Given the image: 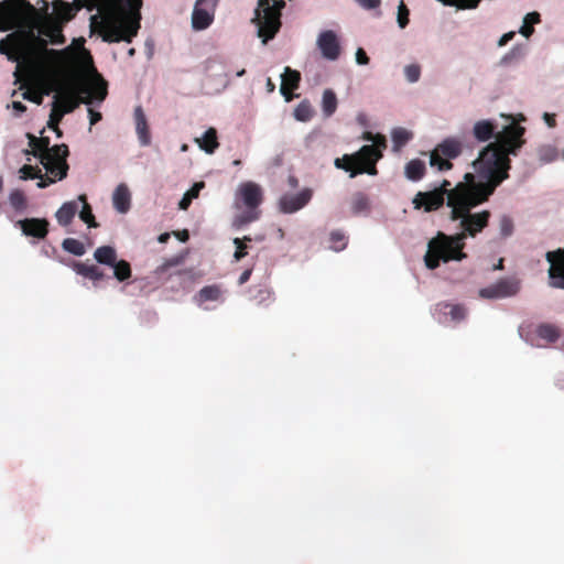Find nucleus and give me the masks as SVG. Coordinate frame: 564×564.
I'll list each match as a JSON object with an SVG mask.
<instances>
[{
  "mask_svg": "<svg viewBox=\"0 0 564 564\" xmlns=\"http://www.w3.org/2000/svg\"><path fill=\"white\" fill-rule=\"evenodd\" d=\"M79 1L28 0L0 2V31L14 30L0 41V53L17 63L14 77L21 83L23 99L37 105L54 93L48 127L57 132L65 113L80 102L101 104L107 97V82L96 70L84 39H74L63 50L48 44L65 43L63 29L79 11Z\"/></svg>",
  "mask_w": 564,
  "mask_h": 564,
  "instance_id": "obj_1",
  "label": "nucleus"
},
{
  "mask_svg": "<svg viewBox=\"0 0 564 564\" xmlns=\"http://www.w3.org/2000/svg\"><path fill=\"white\" fill-rule=\"evenodd\" d=\"M506 120L498 130L496 141L482 147L469 165V171L448 193L456 205L470 209L486 203L506 180L511 169L510 155H516L524 144L523 115H501Z\"/></svg>",
  "mask_w": 564,
  "mask_h": 564,
  "instance_id": "obj_2",
  "label": "nucleus"
},
{
  "mask_svg": "<svg viewBox=\"0 0 564 564\" xmlns=\"http://www.w3.org/2000/svg\"><path fill=\"white\" fill-rule=\"evenodd\" d=\"M454 202L447 197V207L451 209L449 217L453 221H458L462 231L452 236L437 232L435 237L429 240L424 262L431 270L440 267L442 262H459L466 259L467 254L463 251L465 239L476 237L489 223V210L473 213V209L464 205H456Z\"/></svg>",
  "mask_w": 564,
  "mask_h": 564,
  "instance_id": "obj_3",
  "label": "nucleus"
},
{
  "mask_svg": "<svg viewBox=\"0 0 564 564\" xmlns=\"http://www.w3.org/2000/svg\"><path fill=\"white\" fill-rule=\"evenodd\" d=\"M85 6L96 9L90 26L104 41L130 43L138 34L142 0H85Z\"/></svg>",
  "mask_w": 564,
  "mask_h": 564,
  "instance_id": "obj_4",
  "label": "nucleus"
},
{
  "mask_svg": "<svg viewBox=\"0 0 564 564\" xmlns=\"http://www.w3.org/2000/svg\"><path fill=\"white\" fill-rule=\"evenodd\" d=\"M30 147L34 156H36L43 169L45 170V177L42 174V170L31 164H25L19 170V177L23 181L26 180H39L37 187L44 188L50 184L63 180L68 170L66 158L68 155V149L65 144L54 145L48 148V142L43 139H36L35 137L29 135Z\"/></svg>",
  "mask_w": 564,
  "mask_h": 564,
  "instance_id": "obj_5",
  "label": "nucleus"
},
{
  "mask_svg": "<svg viewBox=\"0 0 564 564\" xmlns=\"http://www.w3.org/2000/svg\"><path fill=\"white\" fill-rule=\"evenodd\" d=\"M365 139L371 144L364 145L358 152L354 154H346L343 158H337L334 164L337 169L344 170L349 173L350 177L359 173H367L376 175V163L381 158L382 150L386 148V139L383 135L366 134Z\"/></svg>",
  "mask_w": 564,
  "mask_h": 564,
  "instance_id": "obj_6",
  "label": "nucleus"
},
{
  "mask_svg": "<svg viewBox=\"0 0 564 564\" xmlns=\"http://www.w3.org/2000/svg\"><path fill=\"white\" fill-rule=\"evenodd\" d=\"M261 187L253 182H242L238 184L235 191L234 207L236 215L232 225L243 226L258 218L256 208L261 203Z\"/></svg>",
  "mask_w": 564,
  "mask_h": 564,
  "instance_id": "obj_7",
  "label": "nucleus"
},
{
  "mask_svg": "<svg viewBox=\"0 0 564 564\" xmlns=\"http://www.w3.org/2000/svg\"><path fill=\"white\" fill-rule=\"evenodd\" d=\"M284 2L282 0H259L254 10L252 22L258 30V36L263 43L273 39L280 29L281 9Z\"/></svg>",
  "mask_w": 564,
  "mask_h": 564,
  "instance_id": "obj_8",
  "label": "nucleus"
},
{
  "mask_svg": "<svg viewBox=\"0 0 564 564\" xmlns=\"http://www.w3.org/2000/svg\"><path fill=\"white\" fill-rule=\"evenodd\" d=\"M451 185L448 181H444L440 187L429 192H419L412 199L413 207L415 209H424V212H432L438 209L443 204L445 196L452 188H447Z\"/></svg>",
  "mask_w": 564,
  "mask_h": 564,
  "instance_id": "obj_9",
  "label": "nucleus"
},
{
  "mask_svg": "<svg viewBox=\"0 0 564 564\" xmlns=\"http://www.w3.org/2000/svg\"><path fill=\"white\" fill-rule=\"evenodd\" d=\"M217 2L218 0H196L191 18L194 31H204L213 24Z\"/></svg>",
  "mask_w": 564,
  "mask_h": 564,
  "instance_id": "obj_10",
  "label": "nucleus"
},
{
  "mask_svg": "<svg viewBox=\"0 0 564 564\" xmlns=\"http://www.w3.org/2000/svg\"><path fill=\"white\" fill-rule=\"evenodd\" d=\"M520 290V281L516 278H506L479 290L482 299L497 300L517 294Z\"/></svg>",
  "mask_w": 564,
  "mask_h": 564,
  "instance_id": "obj_11",
  "label": "nucleus"
},
{
  "mask_svg": "<svg viewBox=\"0 0 564 564\" xmlns=\"http://www.w3.org/2000/svg\"><path fill=\"white\" fill-rule=\"evenodd\" d=\"M316 45L324 58L336 61L340 55V44L336 32L326 30L321 32L316 39Z\"/></svg>",
  "mask_w": 564,
  "mask_h": 564,
  "instance_id": "obj_12",
  "label": "nucleus"
},
{
  "mask_svg": "<svg viewBox=\"0 0 564 564\" xmlns=\"http://www.w3.org/2000/svg\"><path fill=\"white\" fill-rule=\"evenodd\" d=\"M546 260L550 263V284L557 289H564V248L549 251L546 253Z\"/></svg>",
  "mask_w": 564,
  "mask_h": 564,
  "instance_id": "obj_13",
  "label": "nucleus"
},
{
  "mask_svg": "<svg viewBox=\"0 0 564 564\" xmlns=\"http://www.w3.org/2000/svg\"><path fill=\"white\" fill-rule=\"evenodd\" d=\"M313 196L311 188H303L295 194H289L281 197L279 206L281 212L293 214L305 207Z\"/></svg>",
  "mask_w": 564,
  "mask_h": 564,
  "instance_id": "obj_14",
  "label": "nucleus"
},
{
  "mask_svg": "<svg viewBox=\"0 0 564 564\" xmlns=\"http://www.w3.org/2000/svg\"><path fill=\"white\" fill-rule=\"evenodd\" d=\"M111 202L118 214L124 215L131 209L132 194L126 183H120L113 188Z\"/></svg>",
  "mask_w": 564,
  "mask_h": 564,
  "instance_id": "obj_15",
  "label": "nucleus"
},
{
  "mask_svg": "<svg viewBox=\"0 0 564 564\" xmlns=\"http://www.w3.org/2000/svg\"><path fill=\"white\" fill-rule=\"evenodd\" d=\"M47 221L40 218H26L15 223L23 235L35 238H44L47 234Z\"/></svg>",
  "mask_w": 564,
  "mask_h": 564,
  "instance_id": "obj_16",
  "label": "nucleus"
},
{
  "mask_svg": "<svg viewBox=\"0 0 564 564\" xmlns=\"http://www.w3.org/2000/svg\"><path fill=\"white\" fill-rule=\"evenodd\" d=\"M194 143L205 154L213 155L219 148L217 130L209 127L200 135L194 138Z\"/></svg>",
  "mask_w": 564,
  "mask_h": 564,
  "instance_id": "obj_17",
  "label": "nucleus"
},
{
  "mask_svg": "<svg viewBox=\"0 0 564 564\" xmlns=\"http://www.w3.org/2000/svg\"><path fill=\"white\" fill-rule=\"evenodd\" d=\"M496 124L489 119L476 120L471 127L473 137L479 142H487L491 138L496 139Z\"/></svg>",
  "mask_w": 564,
  "mask_h": 564,
  "instance_id": "obj_18",
  "label": "nucleus"
},
{
  "mask_svg": "<svg viewBox=\"0 0 564 564\" xmlns=\"http://www.w3.org/2000/svg\"><path fill=\"white\" fill-rule=\"evenodd\" d=\"M300 82V74L296 70L291 69L290 67H285L283 74L281 75V86L280 91L284 96L285 101H291L293 96L291 91L295 89Z\"/></svg>",
  "mask_w": 564,
  "mask_h": 564,
  "instance_id": "obj_19",
  "label": "nucleus"
},
{
  "mask_svg": "<svg viewBox=\"0 0 564 564\" xmlns=\"http://www.w3.org/2000/svg\"><path fill=\"white\" fill-rule=\"evenodd\" d=\"M79 204L78 197L74 200L65 202L55 214L57 223L62 226L69 225L79 210Z\"/></svg>",
  "mask_w": 564,
  "mask_h": 564,
  "instance_id": "obj_20",
  "label": "nucleus"
},
{
  "mask_svg": "<svg viewBox=\"0 0 564 564\" xmlns=\"http://www.w3.org/2000/svg\"><path fill=\"white\" fill-rule=\"evenodd\" d=\"M134 120H135V132L141 145L147 147L150 144L151 138L148 128V122L144 112L141 108H135L134 110Z\"/></svg>",
  "mask_w": 564,
  "mask_h": 564,
  "instance_id": "obj_21",
  "label": "nucleus"
},
{
  "mask_svg": "<svg viewBox=\"0 0 564 564\" xmlns=\"http://www.w3.org/2000/svg\"><path fill=\"white\" fill-rule=\"evenodd\" d=\"M462 153V143L455 139H446L435 148V156H445L447 160L457 158Z\"/></svg>",
  "mask_w": 564,
  "mask_h": 564,
  "instance_id": "obj_22",
  "label": "nucleus"
},
{
  "mask_svg": "<svg viewBox=\"0 0 564 564\" xmlns=\"http://www.w3.org/2000/svg\"><path fill=\"white\" fill-rule=\"evenodd\" d=\"M424 173L425 162L420 159H413L404 166V175L409 181H419L423 177Z\"/></svg>",
  "mask_w": 564,
  "mask_h": 564,
  "instance_id": "obj_23",
  "label": "nucleus"
},
{
  "mask_svg": "<svg viewBox=\"0 0 564 564\" xmlns=\"http://www.w3.org/2000/svg\"><path fill=\"white\" fill-rule=\"evenodd\" d=\"M541 22V15L536 11H532L527 13L522 23L518 30V32L525 39H529L534 32V25Z\"/></svg>",
  "mask_w": 564,
  "mask_h": 564,
  "instance_id": "obj_24",
  "label": "nucleus"
},
{
  "mask_svg": "<svg viewBox=\"0 0 564 564\" xmlns=\"http://www.w3.org/2000/svg\"><path fill=\"white\" fill-rule=\"evenodd\" d=\"M536 333L538 336L546 343H554L561 336L558 327L547 323L540 324L536 328Z\"/></svg>",
  "mask_w": 564,
  "mask_h": 564,
  "instance_id": "obj_25",
  "label": "nucleus"
},
{
  "mask_svg": "<svg viewBox=\"0 0 564 564\" xmlns=\"http://www.w3.org/2000/svg\"><path fill=\"white\" fill-rule=\"evenodd\" d=\"M94 258L99 263L112 265L117 261V252L110 246H102L96 249Z\"/></svg>",
  "mask_w": 564,
  "mask_h": 564,
  "instance_id": "obj_26",
  "label": "nucleus"
},
{
  "mask_svg": "<svg viewBox=\"0 0 564 564\" xmlns=\"http://www.w3.org/2000/svg\"><path fill=\"white\" fill-rule=\"evenodd\" d=\"M205 187V183L204 182H196L194 183V185L184 193L183 197L181 198V200L178 202V208L181 210H186L192 200L197 198L198 195H199V192Z\"/></svg>",
  "mask_w": 564,
  "mask_h": 564,
  "instance_id": "obj_27",
  "label": "nucleus"
},
{
  "mask_svg": "<svg viewBox=\"0 0 564 564\" xmlns=\"http://www.w3.org/2000/svg\"><path fill=\"white\" fill-rule=\"evenodd\" d=\"M337 109V97L336 94L326 89L322 96V111L325 117H330Z\"/></svg>",
  "mask_w": 564,
  "mask_h": 564,
  "instance_id": "obj_28",
  "label": "nucleus"
},
{
  "mask_svg": "<svg viewBox=\"0 0 564 564\" xmlns=\"http://www.w3.org/2000/svg\"><path fill=\"white\" fill-rule=\"evenodd\" d=\"M78 202H80V204H79L80 210L77 212L79 214V218L85 224H87L88 227H97V224L95 221V217L93 215V212H91V208H90L89 204L87 203L86 196L85 195H79L78 196Z\"/></svg>",
  "mask_w": 564,
  "mask_h": 564,
  "instance_id": "obj_29",
  "label": "nucleus"
},
{
  "mask_svg": "<svg viewBox=\"0 0 564 564\" xmlns=\"http://www.w3.org/2000/svg\"><path fill=\"white\" fill-rule=\"evenodd\" d=\"M412 138V131L403 127L394 128L391 131V140L395 148H401L405 145Z\"/></svg>",
  "mask_w": 564,
  "mask_h": 564,
  "instance_id": "obj_30",
  "label": "nucleus"
},
{
  "mask_svg": "<svg viewBox=\"0 0 564 564\" xmlns=\"http://www.w3.org/2000/svg\"><path fill=\"white\" fill-rule=\"evenodd\" d=\"M224 291L219 285L204 286L198 293L199 302L218 301L221 299Z\"/></svg>",
  "mask_w": 564,
  "mask_h": 564,
  "instance_id": "obj_31",
  "label": "nucleus"
},
{
  "mask_svg": "<svg viewBox=\"0 0 564 564\" xmlns=\"http://www.w3.org/2000/svg\"><path fill=\"white\" fill-rule=\"evenodd\" d=\"M402 73L406 83L415 84L421 78L422 67L419 63H409L403 66Z\"/></svg>",
  "mask_w": 564,
  "mask_h": 564,
  "instance_id": "obj_32",
  "label": "nucleus"
},
{
  "mask_svg": "<svg viewBox=\"0 0 564 564\" xmlns=\"http://www.w3.org/2000/svg\"><path fill=\"white\" fill-rule=\"evenodd\" d=\"M445 7H452L456 10H474L481 0H436Z\"/></svg>",
  "mask_w": 564,
  "mask_h": 564,
  "instance_id": "obj_33",
  "label": "nucleus"
},
{
  "mask_svg": "<svg viewBox=\"0 0 564 564\" xmlns=\"http://www.w3.org/2000/svg\"><path fill=\"white\" fill-rule=\"evenodd\" d=\"M438 314L443 316L459 317L465 315L466 308L460 304L444 303L438 306Z\"/></svg>",
  "mask_w": 564,
  "mask_h": 564,
  "instance_id": "obj_34",
  "label": "nucleus"
},
{
  "mask_svg": "<svg viewBox=\"0 0 564 564\" xmlns=\"http://www.w3.org/2000/svg\"><path fill=\"white\" fill-rule=\"evenodd\" d=\"M293 116L300 122L310 121L313 117L312 106L308 101H302L294 108Z\"/></svg>",
  "mask_w": 564,
  "mask_h": 564,
  "instance_id": "obj_35",
  "label": "nucleus"
},
{
  "mask_svg": "<svg viewBox=\"0 0 564 564\" xmlns=\"http://www.w3.org/2000/svg\"><path fill=\"white\" fill-rule=\"evenodd\" d=\"M429 162L431 167L436 169L438 172L448 171L452 169V163L445 156H435V149L429 154Z\"/></svg>",
  "mask_w": 564,
  "mask_h": 564,
  "instance_id": "obj_36",
  "label": "nucleus"
},
{
  "mask_svg": "<svg viewBox=\"0 0 564 564\" xmlns=\"http://www.w3.org/2000/svg\"><path fill=\"white\" fill-rule=\"evenodd\" d=\"M113 274L118 281H124L130 278L131 269L127 261H116L113 264Z\"/></svg>",
  "mask_w": 564,
  "mask_h": 564,
  "instance_id": "obj_37",
  "label": "nucleus"
},
{
  "mask_svg": "<svg viewBox=\"0 0 564 564\" xmlns=\"http://www.w3.org/2000/svg\"><path fill=\"white\" fill-rule=\"evenodd\" d=\"M251 239L249 237L235 238L232 240L235 245V252H234V260L236 262L240 261L242 258L247 256V242H249Z\"/></svg>",
  "mask_w": 564,
  "mask_h": 564,
  "instance_id": "obj_38",
  "label": "nucleus"
},
{
  "mask_svg": "<svg viewBox=\"0 0 564 564\" xmlns=\"http://www.w3.org/2000/svg\"><path fill=\"white\" fill-rule=\"evenodd\" d=\"M499 234L502 238H508L513 234L514 224L513 220L506 215L499 218L498 223Z\"/></svg>",
  "mask_w": 564,
  "mask_h": 564,
  "instance_id": "obj_39",
  "label": "nucleus"
},
{
  "mask_svg": "<svg viewBox=\"0 0 564 564\" xmlns=\"http://www.w3.org/2000/svg\"><path fill=\"white\" fill-rule=\"evenodd\" d=\"M346 247V238L345 235L335 230L329 234V248L334 251H340Z\"/></svg>",
  "mask_w": 564,
  "mask_h": 564,
  "instance_id": "obj_40",
  "label": "nucleus"
},
{
  "mask_svg": "<svg viewBox=\"0 0 564 564\" xmlns=\"http://www.w3.org/2000/svg\"><path fill=\"white\" fill-rule=\"evenodd\" d=\"M63 247L66 251L75 256H82L85 253L84 245L80 241L73 238L65 239L63 242Z\"/></svg>",
  "mask_w": 564,
  "mask_h": 564,
  "instance_id": "obj_41",
  "label": "nucleus"
},
{
  "mask_svg": "<svg viewBox=\"0 0 564 564\" xmlns=\"http://www.w3.org/2000/svg\"><path fill=\"white\" fill-rule=\"evenodd\" d=\"M409 14L410 12L405 3L403 1H400L397 11V23L400 29H404L408 25Z\"/></svg>",
  "mask_w": 564,
  "mask_h": 564,
  "instance_id": "obj_42",
  "label": "nucleus"
},
{
  "mask_svg": "<svg viewBox=\"0 0 564 564\" xmlns=\"http://www.w3.org/2000/svg\"><path fill=\"white\" fill-rule=\"evenodd\" d=\"M9 202L14 209H23L26 204L24 194L18 189L10 193Z\"/></svg>",
  "mask_w": 564,
  "mask_h": 564,
  "instance_id": "obj_43",
  "label": "nucleus"
},
{
  "mask_svg": "<svg viewBox=\"0 0 564 564\" xmlns=\"http://www.w3.org/2000/svg\"><path fill=\"white\" fill-rule=\"evenodd\" d=\"M354 1L365 10H373L381 6V0H354Z\"/></svg>",
  "mask_w": 564,
  "mask_h": 564,
  "instance_id": "obj_44",
  "label": "nucleus"
},
{
  "mask_svg": "<svg viewBox=\"0 0 564 564\" xmlns=\"http://www.w3.org/2000/svg\"><path fill=\"white\" fill-rule=\"evenodd\" d=\"M7 108L12 109L14 117H20L26 110V107L18 100L7 105Z\"/></svg>",
  "mask_w": 564,
  "mask_h": 564,
  "instance_id": "obj_45",
  "label": "nucleus"
},
{
  "mask_svg": "<svg viewBox=\"0 0 564 564\" xmlns=\"http://www.w3.org/2000/svg\"><path fill=\"white\" fill-rule=\"evenodd\" d=\"M355 61L358 65H368L369 57L362 48H357L355 53Z\"/></svg>",
  "mask_w": 564,
  "mask_h": 564,
  "instance_id": "obj_46",
  "label": "nucleus"
},
{
  "mask_svg": "<svg viewBox=\"0 0 564 564\" xmlns=\"http://www.w3.org/2000/svg\"><path fill=\"white\" fill-rule=\"evenodd\" d=\"M516 35V32L514 31H509L505 34L501 35V37L498 40V46L499 47H502L505 46L508 42H510Z\"/></svg>",
  "mask_w": 564,
  "mask_h": 564,
  "instance_id": "obj_47",
  "label": "nucleus"
},
{
  "mask_svg": "<svg viewBox=\"0 0 564 564\" xmlns=\"http://www.w3.org/2000/svg\"><path fill=\"white\" fill-rule=\"evenodd\" d=\"M88 117L90 127L101 120V113L95 111L93 108H88Z\"/></svg>",
  "mask_w": 564,
  "mask_h": 564,
  "instance_id": "obj_48",
  "label": "nucleus"
},
{
  "mask_svg": "<svg viewBox=\"0 0 564 564\" xmlns=\"http://www.w3.org/2000/svg\"><path fill=\"white\" fill-rule=\"evenodd\" d=\"M543 120L550 128H553L555 126V117L552 113L545 112L543 115Z\"/></svg>",
  "mask_w": 564,
  "mask_h": 564,
  "instance_id": "obj_49",
  "label": "nucleus"
},
{
  "mask_svg": "<svg viewBox=\"0 0 564 564\" xmlns=\"http://www.w3.org/2000/svg\"><path fill=\"white\" fill-rule=\"evenodd\" d=\"M173 235L182 242L187 241L189 237L187 230L174 231Z\"/></svg>",
  "mask_w": 564,
  "mask_h": 564,
  "instance_id": "obj_50",
  "label": "nucleus"
},
{
  "mask_svg": "<svg viewBox=\"0 0 564 564\" xmlns=\"http://www.w3.org/2000/svg\"><path fill=\"white\" fill-rule=\"evenodd\" d=\"M170 239V234L169 232H164V234H161L159 237H158V241L160 243H165L167 242V240Z\"/></svg>",
  "mask_w": 564,
  "mask_h": 564,
  "instance_id": "obj_51",
  "label": "nucleus"
},
{
  "mask_svg": "<svg viewBox=\"0 0 564 564\" xmlns=\"http://www.w3.org/2000/svg\"><path fill=\"white\" fill-rule=\"evenodd\" d=\"M550 152H546L545 154L542 155V158L545 160V161H552L555 156L554 152L552 149H549Z\"/></svg>",
  "mask_w": 564,
  "mask_h": 564,
  "instance_id": "obj_52",
  "label": "nucleus"
},
{
  "mask_svg": "<svg viewBox=\"0 0 564 564\" xmlns=\"http://www.w3.org/2000/svg\"><path fill=\"white\" fill-rule=\"evenodd\" d=\"M250 276V271H245L239 279L240 284L245 283Z\"/></svg>",
  "mask_w": 564,
  "mask_h": 564,
  "instance_id": "obj_53",
  "label": "nucleus"
},
{
  "mask_svg": "<svg viewBox=\"0 0 564 564\" xmlns=\"http://www.w3.org/2000/svg\"><path fill=\"white\" fill-rule=\"evenodd\" d=\"M265 86H267V90L269 93H272L274 90V88H275L273 82L270 78L267 79Z\"/></svg>",
  "mask_w": 564,
  "mask_h": 564,
  "instance_id": "obj_54",
  "label": "nucleus"
},
{
  "mask_svg": "<svg viewBox=\"0 0 564 564\" xmlns=\"http://www.w3.org/2000/svg\"><path fill=\"white\" fill-rule=\"evenodd\" d=\"M180 150H181L182 152H187V151H188V145H187L186 143H183V144L181 145Z\"/></svg>",
  "mask_w": 564,
  "mask_h": 564,
  "instance_id": "obj_55",
  "label": "nucleus"
},
{
  "mask_svg": "<svg viewBox=\"0 0 564 564\" xmlns=\"http://www.w3.org/2000/svg\"><path fill=\"white\" fill-rule=\"evenodd\" d=\"M240 163H241V162H240V160H235V161L232 162V164H234L235 166H239V165H240Z\"/></svg>",
  "mask_w": 564,
  "mask_h": 564,
  "instance_id": "obj_56",
  "label": "nucleus"
},
{
  "mask_svg": "<svg viewBox=\"0 0 564 564\" xmlns=\"http://www.w3.org/2000/svg\"><path fill=\"white\" fill-rule=\"evenodd\" d=\"M2 189H3V180H2V177H0V193L2 192Z\"/></svg>",
  "mask_w": 564,
  "mask_h": 564,
  "instance_id": "obj_57",
  "label": "nucleus"
},
{
  "mask_svg": "<svg viewBox=\"0 0 564 564\" xmlns=\"http://www.w3.org/2000/svg\"><path fill=\"white\" fill-rule=\"evenodd\" d=\"M502 268V260L499 261V263H497V269H501Z\"/></svg>",
  "mask_w": 564,
  "mask_h": 564,
  "instance_id": "obj_58",
  "label": "nucleus"
},
{
  "mask_svg": "<svg viewBox=\"0 0 564 564\" xmlns=\"http://www.w3.org/2000/svg\"><path fill=\"white\" fill-rule=\"evenodd\" d=\"M128 53H129L130 56H132L134 54V50L130 48Z\"/></svg>",
  "mask_w": 564,
  "mask_h": 564,
  "instance_id": "obj_59",
  "label": "nucleus"
},
{
  "mask_svg": "<svg viewBox=\"0 0 564 564\" xmlns=\"http://www.w3.org/2000/svg\"><path fill=\"white\" fill-rule=\"evenodd\" d=\"M245 74V69H241L240 72L237 73L238 76H242Z\"/></svg>",
  "mask_w": 564,
  "mask_h": 564,
  "instance_id": "obj_60",
  "label": "nucleus"
}]
</instances>
